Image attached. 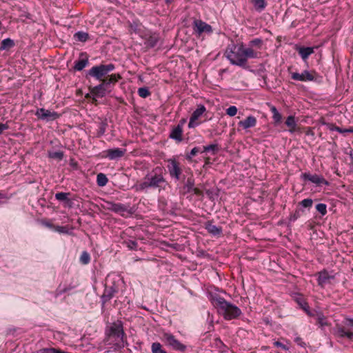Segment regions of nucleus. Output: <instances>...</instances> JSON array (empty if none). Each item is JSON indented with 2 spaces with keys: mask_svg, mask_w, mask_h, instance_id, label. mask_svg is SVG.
<instances>
[{
  "mask_svg": "<svg viewBox=\"0 0 353 353\" xmlns=\"http://www.w3.org/2000/svg\"><path fill=\"white\" fill-rule=\"evenodd\" d=\"M168 185V183L163 176V169L157 167L145 176L141 183L134 185L132 189L136 192H145L148 189H157L160 192L165 190Z\"/></svg>",
  "mask_w": 353,
  "mask_h": 353,
  "instance_id": "1",
  "label": "nucleus"
},
{
  "mask_svg": "<svg viewBox=\"0 0 353 353\" xmlns=\"http://www.w3.org/2000/svg\"><path fill=\"white\" fill-rule=\"evenodd\" d=\"M212 303L225 320L236 319L241 314V310L236 305L228 302L221 296L212 298Z\"/></svg>",
  "mask_w": 353,
  "mask_h": 353,
  "instance_id": "2",
  "label": "nucleus"
},
{
  "mask_svg": "<svg viewBox=\"0 0 353 353\" xmlns=\"http://www.w3.org/2000/svg\"><path fill=\"white\" fill-rule=\"evenodd\" d=\"M106 334L107 340L111 341L110 344L113 343L115 350L123 348L127 344L123 324L120 321L112 323L107 330Z\"/></svg>",
  "mask_w": 353,
  "mask_h": 353,
  "instance_id": "3",
  "label": "nucleus"
},
{
  "mask_svg": "<svg viewBox=\"0 0 353 353\" xmlns=\"http://www.w3.org/2000/svg\"><path fill=\"white\" fill-rule=\"evenodd\" d=\"M225 55L232 64L241 67L245 65L242 44L240 46L229 45L226 48Z\"/></svg>",
  "mask_w": 353,
  "mask_h": 353,
  "instance_id": "4",
  "label": "nucleus"
},
{
  "mask_svg": "<svg viewBox=\"0 0 353 353\" xmlns=\"http://www.w3.org/2000/svg\"><path fill=\"white\" fill-rule=\"evenodd\" d=\"M114 69V65L112 63L103 65L101 64L99 65L93 66L90 70H88L86 77L88 76L92 77L97 80L102 81L108 73L112 71Z\"/></svg>",
  "mask_w": 353,
  "mask_h": 353,
  "instance_id": "5",
  "label": "nucleus"
},
{
  "mask_svg": "<svg viewBox=\"0 0 353 353\" xmlns=\"http://www.w3.org/2000/svg\"><path fill=\"white\" fill-rule=\"evenodd\" d=\"M168 164L167 167L170 176L176 180H179L182 174V169L180 163L175 159H168Z\"/></svg>",
  "mask_w": 353,
  "mask_h": 353,
  "instance_id": "6",
  "label": "nucleus"
},
{
  "mask_svg": "<svg viewBox=\"0 0 353 353\" xmlns=\"http://www.w3.org/2000/svg\"><path fill=\"white\" fill-rule=\"evenodd\" d=\"M35 115L38 117V119L46 121H54L59 117V114L57 112L44 108L37 109L35 112Z\"/></svg>",
  "mask_w": 353,
  "mask_h": 353,
  "instance_id": "7",
  "label": "nucleus"
},
{
  "mask_svg": "<svg viewBox=\"0 0 353 353\" xmlns=\"http://www.w3.org/2000/svg\"><path fill=\"white\" fill-rule=\"evenodd\" d=\"M316 73L314 70H304L302 73H292V79L295 81H312L315 80Z\"/></svg>",
  "mask_w": 353,
  "mask_h": 353,
  "instance_id": "8",
  "label": "nucleus"
},
{
  "mask_svg": "<svg viewBox=\"0 0 353 353\" xmlns=\"http://www.w3.org/2000/svg\"><path fill=\"white\" fill-rule=\"evenodd\" d=\"M194 30L198 34L211 33L212 32V26L201 20H194L193 23Z\"/></svg>",
  "mask_w": 353,
  "mask_h": 353,
  "instance_id": "9",
  "label": "nucleus"
},
{
  "mask_svg": "<svg viewBox=\"0 0 353 353\" xmlns=\"http://www.w3.org/2000/svg\"><path fill=\"white\" fill-rule=\"evenodd\" d=\"M301 178L304 180L310 181L316 185H327L329 184L327 180H325L322 176H319L318 174H311L310 173L305 172L301 174Z\"/></svg>",
  "mask_w": 353,
  "mask_h": 353,
  "instance_id": "10",
  "label": "nucleus"
},
{
  "mask_svg": "<svg viewBox=\"0 0 353 353\" xmlns=\"http://www.w3.org/2000/svg\"><path fill=\"white\" fill-rule=\"evenodd\" d=\"M163 337L168 344L172 347L173 349L179 351L185 350L186 346L181 343L172 334L165 333L164 334Z\"/></svg>",
  "mask_w": 353,
  "mask_h": 353,
  "instance_id": "11",
  "label": "nucleus"
},
{
  "mask_svg": "<svg viewBox=\"0 0 353 353\" xmlns=\"http://www.w3.org/2000/svg\"><path fill=\"white\" fill-rule=\"evenodd\" d=\"M185 123V121H181L176 126L173 128L170 134V138L172 139L177 142H181L183 140L182 134H183V125Z\"/></svg>",
  "mask_w": 353,
  "mask_h": 353,
  "instance_id": "12",
  "label": "nucleus"
},
{
  "mask_svg": "<svg viewBox=\"0 0 353 353\" xmlns=\"http://www.w3.org/2000/svg\"><path fill=\"white\" fill-rule=\"evenodd\" d=\"M205 108L203 105H200L198 108L193 112L192 114L190 121L188 123V127L190 128H194L197 123H195V121L205 112Z\"/></svg>",
  "mask_w": 353,
  "mask_h": 353,
  "instance_id": "13",
  "label": "nucleus"
},
{
  "mask_svg": "<svg viewBox=\"0 0 353 353\" xmlns=\"http://www.w3.org/2000/svg\"><path fill=\"white\" fill-rule=\"evenodd\" d=\"M106 157L110 160H115L123 157L126 152L124 148H112L105 151Z\"/></svg>",
  "mask_w": 353,
  "mask_h": 353,
  "instance_id": "14",
  "label": "nucleus"
},
{
  "mask_svg": "<svg viewBox=\"0 0 353 353\" xmlns=\"http://www.w3.org/2000/svg\"><path fill=\"white\" fill-rule=\"evenodd\" d=\"M334 334L339 338L346 337L353 341V332L345 330V327L337 325L334 330Z\"/></svg>",
  "mask_w": 353,
  "mask_h": 353,
  "instance_id": "15",
  "label": "nucleus"
},
{
  "mask_svg": "<svg viewBox=\"0 0 353 353\" xmlns=\"http://www.w3.org/2000/svg\"><path fill=\"white\" fill-rule=\"evenodd\" d=\"M89 63L88 57L86 53H81L79 60L74 62V70L81 71Z\"/></svg>",
  "mask_w": 353,
  "mask_h": 353,
  "instance_id": "16",
  "label": "nucleus"
},
{
  "mask_svg": "<svg viewBox=\"0 0 353 353\" xmlns=\"http://www.w3.org/2000/svg\"><path fill=\"white\" fill-rule=\"evenodd\" d=\"M334 276L329 274V273L326 270L321 271L319 273L318 276V284L321 288H324V286L330 282L331 279H333Z\"/></svg>",
  "mask_w": 353,
  "mask_h": 353,
  "instance_id": "17",
  "label": "nucleus"
},
{
  "mask_svg": "<svg viewBox=\"0 0 353 353\" xmlns=\"http://www.w3.org/2000/svg\"><path fill=\"white\" fill-rule=\"evenodd\" d=\"M295 49L304 61L314 52V48L312 47L296 46Z\"/></svg>",
  "mask_w": 353,
  "mask_h": 353,
  "instance_id": "18",
  "label": "nucleus"
},
{
  "mask_svg": "<svg viewBox=\"0 0 353 353\" xmlns=\"http://www.w3.org/2000/svg\"><path fill=\"white\" fill-rule=\"evenodd\" d=\"M90 92L97 97H103L105 95L106 87L101 83V84L90 89Z\"/></svg>",
  "mask_w": 353,
  "mask_h": 353,
  "instance_id": "19",
  "label": "nucleus"
},
{
  "mask_svg": "<svg viewBox=\"0 0 353 353\" xmlns=\"http://www.w3.org/2000/svg\"><path fill=\"white\" fill-rule=\"evenodd\" d=\"M256 124V119L253 116H249L245 120L239 122V125L243 127L244 129L252 128L255 126Z\"/></svg>",
  "mask_w": 353,
  "mask_h": 353,
  "instance_id": "20",
  "label": "nucleus"
},
{
  "mask_svg": "<svg viewBox=\"0 0 353 353\" xmlns=\"http://www.w3.org/2000/svg\"><path fill=\"white\" fill-rule=\"evenodd\" d=\"M205 229L214 236H218L222 233V228L213 225L211 221L205 223Z\"/></svg>",
  "mask_w": 353,
  "mask_h": 353,
  "instance_id": "21",
  "label": "nucleus"
},
{
  "mask_svg": "<svg viewBox=\"0 0 353 353\" xmlns=\"http://www.w3.org/2000/svg\"><path fill=\"white\" fill-rule=\"evenodd\" d=\"M115 292L116 290L114 288H105L104 292L101 296L103 304H105L106 302L110 301L114 296Z\"/></svg>",
  "mask_w": 353,
  "mask_h": 353,
  "instance_id": "22",
  "label": "nucleus"
},
{
  "mask_svg": "<svg viewBox=\"0 0 353 353\" xmlns=\"http://www.w3.org/2000/svg\"><path fill=\"white\" fill-rule=\"evenodd\" d=\"M243 57L245 59V64L247 63L248 59H256L258 57L259 53L254 50L250 46L249 48H244L243 46Z\"/></svg>",
  "mask_w": 353,
  "mask_h": 353,
  "instance_id": "23",
  "label": "nucleus"
},
{
  "mask_svg": "<svg viewBox=\"0 0 353 353\" xmlns=\"http://www.w3.org/2000/svg\"><path fill=\"white\" fill-rule=\"evenodd\" d=\"M285 125L289 128L288 131L290 133H294L296 131L297 125L295 121V117L292 115L288 117L285 121Z\"/></svg>",
  "mask_w": 353,
  "mask_h": 353,
  "instance_id": "24",
  "label": "nucleus"
},
{
  "mask_svg": "<svg viewBox=\"0 0 353 353\" xmlns=\"http://www.w3.org/2000/svg\"><path fill=\"white\" fill-rule=\"evenodd\" d=\"M109 205L108 209L117 213L123 212L126 210L125 206L121 203H109Z\"/></svg>",
  "mask_w": 353,
  "mask_h": 353,
  "instance_id": "25",
  "label": "nucleus"
},
{
  "mask_svg": "<svg viewBox=\"0 0 353 353\" xmlns=\"http://www.w3.org/2000/svg\"><path fill=\"white\" fill-rule=\"evenodd\" d=\"M317 324L323 328L325 326H329L330 323L327 321V318L322 313H317L316 314Z\"/></svg>",
  "mask_w": 353,
  "mask_h": 353,
  "instance_id": "26",
  "label": "nucleus"
},
{
  "mask_svg": "<svg viewBox=\"0 0 353 353\" xmlns=\"http://www.w3.org/2000/svg\"><path fill=\"white\" fill-rule=\"evenodd\" d=\"M119 78V75L112 74L108 77L103 79L101 81L103 84L105 85V87H108V85L110 84L116 83Z\"/></svg>",
  "mask_w": 353,
  "mask_h": 353,
  "instance_id": "27",
  "label": "nucleus"
},
{
  "mask_svg": "<svg viewBox=\"0 0 353 353\" xmlns=\"http://www.w3.org/2000/svg\"><path fill=\"white\" fill-rule=\"evenodd\" d=\"M14 46V41L10 39H5L1 43L0 50H8Z\"/></svg>",
  "mask_w": 353,
  "mask_h": 353,
  "instance_id": "28",
  "label": "nucleus"
},
{
  "mask_svg": "<svg viewBox=\"0 0 353 353\" xmlns=\"http://www.w3.org/2000/svg\"><path fill=\"white\" fill-rule=\"evenodd\" d=\"M108 181V179L105 174L103 173H99L97 176V185L100 187L105 186Z\"/></svg>",
  "mask_w": 353,
  "mask_h": 353,
  "instance_id": "29",
  "label": "nucleus"
},
{
  "mask_svg": "<svg viewBox=\"0 0 353 353\" xmlns=\"http://www.w3.org/2000/svg\"><path fill=\"white\" fill-rule=\"evenodd\" d=\"M108 126V123L106 120L101 121L99 124V129L97 131V137H100L103 136L105 131Z\"/></svg>",
  "mask_w": 353,
  "mask_h": 353,
  "instance_id": "30",
  "label": "nucleus"
},
{
  "mask_svg": "<svg viewBox=\"0 0 353 353\" xmlns=\"http://www.w3.org/2000/svg\"><path fill=\"white\" fill-rule=\"evenodd\" d=\"M70 194L69 192H57L55 194V198L59 201H65L68 203L70 201V199L68 198V196Z\"/></svg>",
  "mask_w": 353,
  "mask_h": 353,
  "instance_id": "31",
  "label": "nucleus"
},
{
  "mask_svg": "<svg viewBox=\"0 0 353 353\" xmlns=\"http://www.w3.org/2000/svg\"><path fill=\"white\" fill-rule=\"evenodd\" d=\"M151 350L152 353H167L162 349L161 344L158 342H155L152 344Z\"/></svg>",
  "mask_w": 353,
  "mask_h": 353,
  "instance_id": "32",
  "label": "nucleus"
},
{
  "mask_svg": "<svg viewBox=\"0 0 353 353\" xmlns=\"http://www.w3.org/2000/svg\"><path fill=\"white\" fill-rule=\"evenodd\" d=\"M194 186V179L192 177L188 178L186 183L184 185V189L187 192H191Z\"/></svg>",
  "mask_w": 353,
  "mask_h": 353,
  "instance_id": "33",
  "label": "nucleus"
},
{
  "mask_svg": "<svg viewBox=\"0 0 353 353\" xmlns=\"http://www.w3.org/2000/svg\"><path fill=\"white\" fill-rule=\"evenodd\" d=\"M159 41V37L156 35L150 36L146 41V45L148 47L153 48L157 46Z\"/></svg>",
  "mask_w": 353,
  "mask_h": 353,
  "instance_id": "34",
  "label": "nucleus"
},
{
  "mask_svg": "<svg viewBox=\"0 0 353 353\" xmlns=\"http://www.w3.org/2000/svg\"><path fill=\"white\" fill-rule=\"evenodd\" d=\"M219 150L218 144H211L209 145L203 146V150L201 152H208L212 151L213 154H215Z\"/></svg>",
  "mask_w": 353,
  "mask_h": 353,
  "instance_id": "35",
  "label": "nucleus"
},
{
  "mask_svg": "<svg viewBox=\"0 0 353 353\" xmlns=\"http://www.w3.org/2000/svg\"><path fill=\"white\" fill-rule=\"evenodd\" d=\"M74 37L79 41L85 42L88 40L89 35L86 32H78L74 34Z\"/></svg>",
  "mask_w": 353,
  "mask_h": 353,
  "instance_id": "36",
  "label": "nucleus"
},
{
  "mask_svg": "<svg viewBox=\"0 0 353 353\" xmlns=\"http://www.w3.org/2000/svg\"><path fill=\"white\" fill-rule=\"evenodd\" d=\"M253 3L256 9L260 11L263 10L267 5L265 0H253Z\"/></svg>",
  "mask_w": 353,
  "mask_h": 353,
  "instance_id": "37",
  "label": "nucleus"
},
{
  "mask_svg": "<svg viewBox=\"0 0 353 353\" xmlns=\"http://www.w3.org/2000/svg\"><path fill=\"white\" fill-rule=\"evenodd\" d=\"M90 254L86 251L83 252L80 256V262L83 265H86L90 263Z\"/></svg>",
  "mask_w": 353,
  "mask_h": 353,
  "instance_id": "38",
  "label": "nucleus"
},
{
  "mask_svg": "<svg viewBox=\"0 0 353 353\" xmlns=\"http://www.w3.org/2000/svg\"><path fill=\"white\" fill-rule=\"evenodd\" d=\"M138 94L142 98H146L150 95V92L148 88L143 87L138 89Z\"/></svg>",
  "mask_w": 353,
  "mask_h": 353,
  "instance_id": "39",
  "label": "nucleus"
},
{
  "mask_svg": "<svg viewBox=\"0 0 353 353\" xmlns=\"http://www.w3.org/2000/svg\"><path fill=\"white\" fill-rule=\"evenodd\" d=\"M36 353H66V352L56 350L54 348H43V349L38 350Z\"/></svg>",
  "mask_w": 353,
  "mask_h": 353,
  "instance_id": "40",
  "label": "nucleus"
},
{
  "mask_svg": "<svg viewBox=\"0 0 353 353\" xmlns=\"http://www.w3.org/2000/svg\"><path fill=\"white\" fill-rule=\"evenodd\" d=\"M49 157L51 159L61 160L63 157V153L61 151L49 152Z\"/></svg>",
  "mask_w": 353,
  "mask_h": 353,
  "instance_id": "41",
  "label": "nucleus"
},
{
  "mask_svg": "<svg viewBox=\"0 0 353 353\" xmlns=\"http://www.w3.org/2000/svg\"><path fill=\"white\" fill-rule=\"evenodd\" d=\"M262 43H263V41L261 39H254L250 42L249 46L251 48L256 47L259 49H260L261 47Z\"/></svg>",
  "mask_w": 353,
  "mask_h": 353,
  "instance_id": "42",
  "label": "nucleus"
},
{
  "mask_svg": "<svg viewBox=\"0 0 353 353\" xmlns=\"http://www.w3.org/2000/svg\"><path fill=\"white\" fill-rule=\"evenodd\" d=\"M316 210L322 215H325L327 213V206L324 203H319L316 205Z\"/></svg>",
  "mask_w": 353,
  "mask_h": 353,
  "instance_id": "43",
  "label": "nucleus"
},
{
  "mask_svg": "<svg viewBox=\"0 0 353 353\" xmlns=\"http://www.w3.org/2000/svg\"><path fill=\"white\" fill-rule=\"evenodd\" d=\"M54 230L59 232V233H63V234H69V229L67 226H54Z\"/></svg>",
  "mask_w": 353,
  "mask_h": 353,
  "instance_id": "44",
  "label": "nucleus"
},
{
  "mask_svg": "<svg viewBox=\"0 0 353 353\" xmlns=\"http://www.w3.org/2000/svg\"><path fill=\"white\" fill-rule=\"evenodd\" d=\"M237 113V108L234 105L230 106L226 110V114L230 117H234Z\"/></svg>",
  "mask_w": 353,
  "mask_h": 353,
  "instance_id": "45",
  "label": "nucleus"
},
{
  "mask_svg": "<svg viewBox=\"0 0 353 353\" xmlns=\"http://www.w3.org/2000/svg\"><path fill=\"white\" fill-rule=\"evenodd\" d=\"M312 203L313 201L311 199H305L301 202V205L304 208H310L312 205Z\"/></svg>",
  "mask_w": 353,
  "mask_h": 353,
  "instance_id": "46",
  "label": "nucleus"
},
{
  "mask_svg": "<svg viewBox=\"0 0 353 353\" xmlns=\"http://www.w3.org/2000/svg\"><path fill=\"white\" fill-rule=\"evenodd\" d=\"M199 148H197V147H194V148L192 149V150L190 151V154H188L186 157V159H191L193 157H194L199 152Z\"/></svg>",
  "mask_w": 353,
  "mask_h": 353,
  "instance_id": "47",
  "label": "nucleus"
},
{
  "mask_svg": "<svg viewBox=\"0 0 353 353\" xmlns=\"http://www.w3.org/2000/svg\"><path fill=\"white\" fill-rule=\"evenodd\" d=\"M327 126V128L331 130V131H337V132H341V128L338 127V126H336L333 123H325Z\"/></svg>",
  "mask_w": 353,
  "mask_h": 353,
  "instance_id": "48",
  "label": "nucleus"
},
{
  "mask_svg": "<svg viewBox=\"0 0 353 353\" xmlns=\"http://www.w3.org/2000/svg\"><path fill=\"white\" fill-rule=\"evenodd\" d=\"M41 224L48 228L54 229V226L52 223H50L49 221L47 220H41Z\"/></svg>",
  "mask_w": 353,
  "mask_h": 353,
  "instance_id": "49",
  "label": "nucleus"
},
{
  "mask_svg": "<svg viewBox=\"0 0 353 353\" xmlns=\"http://www.w3.org/2000/svg\"><path fill=\"white\" fill-rule=\"evenodd\" d=\"M274 346H276L277 347H281L283 350H289V347L287 345L283 344L282 343H281L279 341H275L274 343Z\"/></svg>",
  "mask_w": 353,
  "mask_h": 353,
  "instance_id": "50",
  "label": "nucleus"
},
{
  "mask_svg": "<svg viewBox=\"0 0 353 353\" xmlns=\"http://www.w3.org/2000/svg\"><path fill=\"white\" fill-rule=\"evenodd\" d=\"M281 114L279 112H276L273 114V119L275 122L279 123L281 121Z\"/></svg>",
  "mask_w": 353,
  "mask_h": 353,
  "instance_id": "51",
  "label": "nucleus"
},
{
  "mask_svg": "<svg viewBox=\"0 0 353 353\" xmlns=\"http://www.w3.org/2000/svg\"><path fill=\"white\" fill-rule=\"evenodd\" d=\"M8 128L9 126L7 123H0V134H1L4 130H8Z\"/></svg>",
  "mask_w": 353,
  "mask_h": 353,
  "instance_id": "52",
  "label": "nucleus"
},
{
  "mask_svg": "<svg viewBox=\"0 0 353 353\" xmlns=\"http://www.w3.org/2000/svg\"><path fill=\"white\" fill-rule=\"evenodd\" d=\"M294 341L301 347H304L305 345V343L302 341V339L299 336L296 337L294 339Z\"/></svg>",
  "mask_w": 353,
  "mask_h": 353,
  "instance_id": "53",
  "label": "nucleus"
},
{
  "mask_svg": "<svg viewBox=\"0 0 353 353\" xmlns=\"http://www.w3.org/2000/svg\"><path fill=\"white\" fill-rule=\"evenodd\" d=\"M137 243L134 241H131L128 243V247L131 249V250H134L137 248Z\"/></svg>",
  "mask_w": 353,
  "mask_h": 353,
  "instance_id": "54",
  "label": "nucleus"
},
{
  "mask_svg": "<svg viewBox=\"0 0 353 353\" xmlns=\"http://www.w3.org/2000/svg\"><path fill=\"white\" fill-rule=\"evenodd\" d=\"M308 307H308V305H307L306 303H305V305H304V306H303V310L307 312V314L309 316H315V315H314V314H313V313L310 312L307 310V308H308Z\"/></svg>",
  "mask_w": 353,
  "mask_h": 353,
  "instance_id": "55",
  "label": "nucleus"
},
{
  "mask_svg": "<svg viewBox=\"0 0 353 353\" xmlns=\"http://www.w3.org/2000/svg\"><path fill=\"white\" fill-rule=\"evenodd\" d=\"M192 192H193V193L196 195H201L202 194V191L197 188H193V190H192Z\"/></svg>",
  "mask_w": 353,
  "mask_h": 353,
  "instance_id": "56",
  "label": "nucleus"
},
{
  "mask_svg": "<svg viewBox=\"0 0 353 353\" xmlns=\"http://www.w3.org/2000/svg\"><path fill=\"white\" fill-rule=\"evenodd\" d=\"M346 321L349 322V325L353 326V319H347Z\"/></svg>",
  "mask_w": 353,
  "mask_h": 353,
  "instance_id": "57",
  "label": "nucleus"
},
{
  "mask_svg": "<svg viewBox=\"0 0 353 353\" xmlns=\"http://www.w3.org/2000/svg\"><path fill=\"white\" fill-rule=\"evenodd\" d=\"M271 110H272V112L273 114H275V113H276V112H279L277 111V110H276V108L275 107H272V108H271Z\"/></svg>",
  "mask_w": 353,
  "mask_h": 353,
  "instance_id": "58",
  "label": "nucleus"
},
{
  "mask_svg": "<svg viewBox=\"0 0 353 353\" xmlns=\"http://www.w3.org/2000/svg\"><path fill=\"white\" fill-rule=\"evenodd\" d=\"M339 132L343 134V133L347 132V129L341 128V131Z\"/></svg>",
  "mask_w": 353,
  "mask_h": 353,
  "instance_id": "59",
  "label": "nucleus"
},
{
  "mask_svg": "<svg viewBox=\"0 0 353 353\" xmlns=\"http://www.w3.org/2000/svg\"><path fill=\"white\" fill-rule=\"evenodd\" d=\"M347 132H352V133H353V128H348V129H347Z\"/></svg>",
  "mask_w": 353,
  "mask_h": 353,
  "instance_id": "60",
  "label": "nucleus"
},
{
  "mask_svg": "<svg viewBox=\"0 0 353 353\" xmlns=\"http://www.w3.org/2000/svg\"><path fill=\"white\" fill-rule=\"evenodd\" d=\"M172 0H165L166 3L170 4L171 3Z\"/></svg>",
  "mask_w": 353,
  "mask_h": 353,
  "instance_id": "61",
  "label": "nucleus"
}]
</instances>
